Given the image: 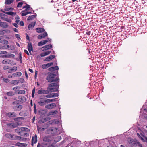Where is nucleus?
<instances>
[{
    "instance_id": "f257e3e1",
    "label": "nucleus",
    "mask_w": 147,
    "mask_h": 147,
    "mask_svg": "<svg viewBox=\"0 0 147 147\" xmlns=\"http://www.w3.org/2000/svg\"><path fill=\"white\" fill-rule=\"evenodd\" d=\"M58 72L57 74L53 73L49 74L46 78V79L50 82H59V78L58 76Z\"/></svg>"
},
{
    "instance_id": "f03ea898",
    "label": "nucleus",
    "mask_w": 147,
    "mask_h": 147,
    "mask_svg": "<svg viewBox=\"0 0 147 147\" xmlns=\"http://www.w3.org/2000/svg\"><path fill=\"white\" fill-rule=\"evenodd\" d=\"M59 83L57 82L49 84L47 89L51 92L58 91L59 87Z\"/></svg>"
},
{
    "instance_id": "7ed1b4c3",
    "label": "nucleus",
    "mask_w": 147,
    "mask_h": 147,
    "mask_svg": "<svg viewBox=\"0 0 147 147\" xmlns=\"http://www.w3.org/2000/svg\"><path fill=\"white\" fill-rule=\"evenodd\" d=\"M57 130L58 129L56 127H51L47 130L46 133L47 134L54 136L56 134Z\"/></svg>"
},
{
    "instance_id": "20e7f679",
    "label": "nucleus",
    "mask_w": 147,
    "mask_h": 147,
    "mask_svg": "<svg viewBox=\"0 0 147 147\" xmlns=\"http://www.w3.org/2000/svg\"><path fill=\"white\" fill-rule=\"evenodd\" d=\"M5 136L9 139L12 140H20L21 139L22 137L20 136H16L10 133L6 134L5 135Z\"/></svg>"
},
{
    "instance_id": "39448f33",
    "label": "nucleus",
    "mask_w": 147,
    "mask_h": 147,
    "mask_svg": "<svg viewBox=\"0 0 147 147\" xmlns=\"http://www.w3.org/2000/svg\"><path fill=\"white\" fill-rule=\"evenodd\" d=\"M2 63L4 64H10L11 65H14L16 64L13 60L9 59H5L3 60L2 61Z\"/></svg>"
},
{
    "instance_id": "423d86ee",
    "label": "nucleus",
    "mask_w": 147,
    "mask_h": 147,
    "mask_svg": "<svg viewBox=\"0 0 147 147\" xmlns=\"http://www.w3.org/2000/svg\"><path fill=\"white\" fill-rule=\"evenodd\" d=\"M52 140V137L51 136H47L45 137L43 139V141L46 142H47V144H50L51 142V140Z\"/></svg>"
},
{
    "instance_id": "0eeeda50",
    "label": "nucleus",
    "mask_w": 147,
    "mask_h": 147,
    "mask_svg": "<svg viewBox=\"0 0 147 147\" xmlns=\"http://www.w3.org/2000/svg\"><path fill=\"white\" fill-rule=\"evenodd\" d=\"M18 98V100H17V101L20 104H22L26 101V98L23 96H19Z\"/></svg>"
},
{
    "instance_id": "6e6552de",
    "label": "nucleus",
    "mask_w": 147,
    "mask_h": 147,
    "mask_svg": "<svg viewBox=\"0 0 147 147\" xmlns=\"http://www.w3.org/2000/svg\"><path fill=\"white\" fill-rule=\"evenodd\" d=\"M57 105L54 103H53L46 105L45 106V108L49 109H53Z\"/></svg>"
},
{
    "instance_id": "1a4fd4ad",
    "label": "nucleus",
    "mask_w": 147,
    "mask_h": 147,
    "mask_svg": "<svg viewBox=\"0 0 147 147\" xmlns=\"http://www.w3.org/2000/svg\"><path fill=\"white\" fill-rule=\"evenodd\" d=\"M27 49L29 51V53L30 55H32L31 51H33V48L32 43L30 42H28L27 45Z\"/></svg>"
},
{
    "instance_id": "9d476101",
    "label": "nucleus",
    "mask_w": 147,
    "mask_h": 147,
    "mask_svg": "<svg viewBox=\"0 0 147 147\" xmlns=\"http://www.w3.org/2000/svg\"><path fill=\"white\" fill-rule=\"evenodd\" d=\"M49 93V90H39L38 91V93L40 94H48Z\"/></svg>"
},
{
    "instance_id": "9b49d317",
    "label": "nucleus",
    "mask_w": 147,
    "mask_h": 147,
    "mask_svg": "<svg viewBox=\"0 0 147 147\" xmlns=\"http://www.w3.org/2000/svg\"><path fill=\"white\" fill-rule=\"evenodd\" d=\"M128 142V146L130 147H131L132 146L134 142L135 141L134 139L131 138H129L127 139Z\"/></svg>"
},
{
    "instance_id": "f8f14e48",
    "label": "nucleus",
    "mask_w": 147,
    "mask_h": 147,
    "mask_svg": "<svg viewBox=\"0 0 147 147\" xmlns=\"http://www.w3.org/2000/svg\"><path fill=\"white\" fill-rule=\"evenodd\" d=\"M47 103L46 99H41L38 102L39 105L41 106H44Z\"/></svg>"
},
{
    "instance_id": "ddd939ff",
    "label": "nucleus",
    "mask_w": 147,
    "mask_h": 147,
    "mask_svg": "<svg viewBox=\"0 0 147 147\" xmlns=\"http://www.w3.org/2000/svg\"><path fill=\"white\" fill-rule=\"evenodd\" d=\"M53 63L50 62L47 64L42 65V67L43 69H47L50 66L53 65Z\"/></svg>"
},
{
    "instance_id": "4468645a",
    "label": "nucleus",
    "mask_w": 147,
    "mask_h": 147,
    "mask_svg": "<svg viewBox=\"0 0 147 147\" xmlns=\"http://www.w3.org/2000/svg\"><path fill=\"white\" fill-rule=\"evenodd\" d=\"M52 47V45H48L43 46L42 48V50L44 51L50 49Z\"/></svg>"
},
{
    "instance_id": "2eb2a0df",
    "label": "nucleus",
    "mask_w": 147,
    "mask_h": 147,
    "mask_svg": "<svg viewBox=\"0 0 147 147\" xmlns=\"http://www.w3.org/2000/svg\"><path fill=\"white\" fill-rule=\"evenodd\" d=\"M23 108L22 105H16L13 107V109L16 111H19L21 110Z\"/></svg>"
},
{
    "instance_id": "dca6fc26",
    "label": "nucleus",
    "mask_w": 147,
    "mask_h": 147,
    "mask_svg": "<svg viewBox=\"0 0 147 147\" xmlns=\"http://www.w3.org/2000/svg\"><path fill=\"white\" fill-rule=\"evenodd\" d=\"M1 19L3 20L9 22H11V20L8 19L7 16L5 14L4 15V16L1 17Z\"/></svg>"
},
{
    "instance_id": "f3484780",
    "label": "nucleus",
    "mask_w": 147,
    "mask_h": 147,
    "mask_svg": "<svg viewBox=\"0 0 147 147\" xmlns=\"http://www.w3.org/2000/svg\"><path fill=\"white\" fill-rule=\"evenodd\" d=\"M37 141V136L36 134L34 136V138L33 137L32 139V145L33 146L34 143V144L36 143Z\"/></svg>"
},
{
    "instance_id": "a211bd4d",
    "label": "nucleus",
    "mask_w": 147,
    "mask_h": 147,
    "mask_svg": "<svg viewBox=\"0 0 147 147\" xmlns=\"http://www.w3.org/2000/svg\"><path fill=\"white\" fill-rule=\"evenodd\" d=\"M47 35V32H44L42 34H41L38 36V39H41L45 37Z\"/></svg>"
},
{
    "instance_id": "6ab92c4d",
    "label": "nucleus",
    "mask_w": 147,
    "mask_h": 147,
    "mask_svg": "<svg viewBox=\"0 0 147 147\" xmlns=\"http://www.w3.org/2000/svg\"><path fill=\"white\" fill-rule=\"evenodd\" d=\"M55 57L54 55H51L49 57L46 58L44 60V61H50V60L52 59Z\"/></svg>"
},
{
    "instance_id": "aec40b11",
    "label": "nucleus",
    "mask_w": 147,
    "mask_h": 147,
    "mask_svg": "<svg viewBox=\"0 0 147 147\" xmlns=\"http://www.w3.org/2000/svg\"><path fill=\"white\" fill-rule=\"evenodd\" d=\"M7 52L4 51H1L0 52V57L5 58V54Z\"/></svg>"
},
{
    "instance_id": "412c9836",
    "label": "nucleus",
    "mask_w": 147,
    "mask_h": 147,
    "mask_svg": "<svg viewBox=\"0 0 147 147\" xmlns=\"http://www.w3.org/2000/svg\"><path fill=\"white\" fill-rule=\"evenodd\" d=\"M0 26L3 28H7L8 26V25L7 23L5 22H1Z\"/></svg>"
},
{
    "instance_id": "4be33fe9",
    "label": "nucleus",
    "mask_w": 147,
    "mask_h": 147,
    "mask_svg": "<svg viewBox=\"0 0 147 147\" xmlns=\"http://www.w3.org/2000/svg\"><path fill=\"white\" fill-rule=\"evenodd\" d=\"M36 22H32L31 24H29L28 26V28L29 30H32L34 27L35 25Z\"/></svg>"
},
{
    "instance_id": "5701e85b",
    "label": "nucleus",
    "mask_w": 147,
    "mask_h": 147,
    "mask_svg": "<svg viewBox=\"0 0 147 147\" xmlns=\"http://www.w3.org/2000/svg\"><path fill=\"white\" fill-rule=\"evenodd\" d=\"M51 53V51H47L46 52L42 53L40 54V56L43 57L46 56L50 54Z\"/></svg>"
},
{
    "instance_id": "b1692460",
    "label": "nucleus",
    "mask_w": 147,
    "mask_h": 147,
    "mask_svg": "<svg viewBox=\"0 0 147 147\" xmlns=\"http://www.w3.org/2000/svg\"><path fill=\"white\" fill-rule=\"evenodd\" d=\"M59 69V68L58 66H56L55 67H52L49 68L48 70L50 71H53L58 70Z\"/></svg>"
},
{
    "instance_id": "393cba45",
    "label": "nucleus",
    "mask_w": 147,
    "mask_h": 147,
    "mask_svg": "<svg viewBox=\"0 0 147 147\" xmlns=\"http://www.w3.org/2000/svg\"><path fill=\"white\" fill-rule=\"evenodd\" d=\"M10 85L13 86L16 85H18V82L17 80H13L11 81L10 82Z\"/></svg>"
},
{
    "instance_id": "a878e982",
    "label": "nucleus",
    "mask_w": 147,
    "mask_h": 147,
    "mask_svg": "<svg viewBox=\"0 0 147 147\" xmlns=\"http://www.w3.org/2000/svg\"><path fill=\"white\" fill-rule=\"evenodd\" d=\"M36 15H34L30 16L27 19V20L28 21H29L31 20H33L34 18H35L36 17Z\"/></svg>"
},
{
    "instance_id": "bb28decb",
    "label": "nucleus",
    "mask_w": 147,
    "mask_h": 147,
    "mask_svg": "<svg viewBox=\"0 0 147 147\" xmlns=\"http://www.w3.org/2000/svg\"><path fill=\"white\" fill-rule=\"evenodd\" d=\"M36 32L38 33H40L44 32L45 30L44 28H37L36 29Z\"/></svg>"
},
{
    "instance_id": "cd10ccee",
    "label": "nucleus",
    "mask_w": 147,
    "mask_h": 147,
    "mask_svg": "<svg viewBox=\"0 0 147 147\" xmlns=\"http://www.w3.org/2000/svg\"><path fill=\"white\" fill-rule=\"evenodd\" d=\"M14 57L15 55L11 53H9L7 55L5 54V58H14Z\"/></svg>"
},
{
    "instance_id": "c85d7f7f",
    "label": "nucleus",
    "mask_w": 147,
    "mask_h": 147,
    "mask_svg": "<svg viewBox=\"0 0 147 147\" xmlns=\"http://www.w3.org/2000/svg\"><path fill=\"white\" fill-rule=\"evenodd\" d=\"M56 98L53 99H46L47 103H50L51 102H55L56 101Z\"/></svg>"
},
{
    "instance_id": "c756f323",
    "label": "nucleus",
    "mask_w": 147,
    "mask_h": 147,
    "mask_svg": "<svg viewBox=\"0 0 147 147\" xmlns=\"http://www.w3.org/2000/svg\"><path fill=\"white\" fill-rule=\"evenodd\" d=\"M7 114L9 116H11L12 117H16V115L15 113L14 112L8 113H7Z\"/></svg>"
},
{
    "instance_id": "7c9ffc66",
    "label": "nucleus",
    "mask_w": 147,
    "mask_h": 147,
    "mask_svg": "<svg viewBox=\"0 0 147 147\" xmlns=\"http://www.w3.org/2000/svg\"><path fill=\"white\" fill-rule=\"evenodd\" d=\"M26 144L18 142L16 143V145L18 146H25Z\"/></svg>"
},
{
    "instance_id": "2f4dec72",
    "label": "nucleus",
    "mask_w": 147,
    "mask_h": 147,
    "mask_svg": "<svg viewBox=\"0 0 147 147\" xmlns=\"http://www.w3.org/2000/svg\"><path fill=\"white\" fill-rule=\"evenodd\" d=\"M14 76L20 77L22 75V73L20 72H17L13 74Z\"/></svg>"
},
{
    "instance_id": "473e14b6",
    "label": "nucleus",
    "mask_w": 147,
    "mask_h": 147,
    "mask_svg": "<svg viewBox=\"0 0 147 147\" xmlns=\"http://www.w3.org/2000/svg\"><path fill=\"white\" fill-rule=\"evenodd\" d=\"M14 0H6L5 3L7 4H11L13 1Z\"/></svg>"
},
{
    "instance_id": "72a5a7b5",
    "label": "nucleus",
    "mask_w": 147,
    "mask_h": 147,
    "mask_svg": "<svg viewBox=\"0 0 147 147\" xmlns=\"http://www.w3.org/2000/svg\"><path fill=\"white\" fill-rule=\"evenodd\" d=\"M7 95L9 96H13L15 94L14 92L12 91H10L7 93Z\"/></svg>"
},
{
    "instance_id": "f704fd0d",
    "label": "nucleus",
    "mask_w": 147,
    "mask_h": 147,
    "mask_svg": "<svg viewBox=\"0 0 147 147\" xmlns=\"http://www.w3.org/2000/svg\"><path fill=\"white\" fill-rule=\"evenodd\" d=\"M5 13H6V14L9 15H12V16L15 15L16 14V13H14V12H12V11L6 12H5Z\"/></svg>"
},
{
    "instance_id": "c9c22d12",
    "label": "nucleus",
    "mask_w": 147,
    "mask_h": 147,
    "mask_svg": "<svg viewBox=\"0 0 147 147\" xmlns=\"http://www.w3.org/2000/svg\"><path fill=\"white\" fill-rule=\"evenodd\" d=\"M58 111L57 110L52 111L50 112V114L51 115H54L57 113Z\"/></svg>"
},
{
    "instance_id": "e433bc0d",
    "label": "nucleus",
    "mask_w": 147,
    "mask_h": 147,
    "mask_svg": "<svg viewBox=\"0 0 147 147\" xmlns=\"http://www.w3.org/2000/svg\"><path fill=\"white\" fill-rule=\"evenodd\" d=\"M30 6L28 4H27L26 5L23 7V9L26 8V9L25 10V11H27L28 9H30Z\"/></svg>"
},
{
    "instance_id": "4c0bfd02",
    "label": "nucleus",
    "mask_w": 147,
    "mask_h": 147,
    "mask_svg": "<svg viewBox=\"0 0 147 147\" xmlns=\"http://www.w3.org/2000/svg\"><path fill=\"white\" fill-rule=\"evenodd\" d=\"M26 93V91L24 90H20L18 92V94H24Z\"/></svg>"
},
{
    "instance_id": "58836bf2",
    "label": "nucleus",
    "mask_w": 147,
    "mask_h": 147,
    "mask_svg": "<svg viewBox=\"0 0 147 147\" xmlns=\"http://www.w3.org/2000/svg\"><path fill=\"white\" fill-rule=\"evenodd\" d=\"M8 41L6 40H2L1 43L7 45L8 44Z\"/></svg>"
},
{
    "instance_id": "ea45409f",
    "label": "nucleus",
    "mask_w": 147,
    "mask_h": 147,
    "mask_svg": "<svg viewBox=\"0 0 147 147\" xmlns=\"http://www.w3.org/2000/svg\"><path fill=\"white\" fill-rule=\"evenodd\" d=\"M28 129L24 127H21L19 129V130L22 131H26L27 130H28Z\"/></svg>"
},
{
    "instance_id": "a19ab883",
    "label": "nucleus",
    "mask_w": 147,
    "mask_h": 147,
    "mask_svg": "<svg viewBox=\"0 0 147 147\" xmlns=\"http://www.w3.org/2000/svg\"><path fill=\"white\" fill-rule=\"evenodd\" d=\"M12 128H14L18 126L19 125L18 123L17 122L15 123H12Z\"/></svg>"
},
{
    "instance_id": "79ce46f5",
    "label": "nucleus",
    "mask_w": 147,
    "mask_h": 147,
    "mask_svg": "<svg viewBox=\"0 0 147 147\" xmlns=\"http://www.w3.org/2000/svg\"><path fill=\"white\" fill-rule=\"evenodd\" d=\"M51 95L52 98L57 97L59 96L58 94L57 93H51Z\"/></svg>"
},
{
    "instance_id": "37998d69",
    "label": "nucleus",
    "mask_w": 147,
    "mask_h": 147,
    "mask_svg": "<svg viewBox=\"0 0 147 147\" xmlns=\"http://www.w3.org/2000/svg\"><path fill=\"white\" fill-rule=\"evenodd\" d=\"M12 71L15 72L17 70V67L16 66H14L11 69Z\"/></svg>"
},
{
    "instance_id": "c03bdc74",
    "label": "nucleus",
    "mask_w": 147,
    "mask_h": 147,
    "mask_svg": "<svg viewBox=\"0 0 147 147\" xmlns=\"http://www.w3.org/2000/svg\"><path fill=\"white\" fill-rule=\"evenodd\" d=\"M23 4V3L22 2H19L17 5V7H20V8L22 7V5Z\"/></svg>"
},
{
    "instance_id": "a18cd8bd",
    "label": "nucleus",
    "mask_w": 147,
    "mask_h": 147,
    "mask_svg": "<svg viewBox=\"0 0 147 147\" xmlns=\"http://www.w3.org/2000/svg\"><path fill=\"white\" fill-rule=\"evenodd\" d=\"M35 92V87H34V88L33 89L32 92V97L34 98V93Z\"/></svg>"
},
{
    "instance_id": "49530a36",
    "label": "nucleus",
    "mask_w": 147,
    "mask_h": 147,
    "mask_svg": "<svg viewBox=\"0 0 147 147\" xmlns=\"http://www.w3.org/2000/svg\"><path fill=\"white\" fill-rule=\"evenodd\" d=\"M137 144V146L138 147H142V146L138 141L137 140V143H135L134 144Z\"/></svg>"
},
{
    "instance_id": "de8ad7c7",
    "label": "nucleus",
    "mask_w": 147,
    "mask_h": 147,
    "mask_svg": "<svg viewBox=\"0 0 147 147\" xmlns=\"http://www.w3.org/2000/svg\"><path fill=\"white\" fill-rule=\"evenodd\" d=\"M19 59H20V63H21L22 62V54L20 52L19 53Z\"/></svg>"
},
{
    "instance_id": "09e8293b",
    "label": "nucleus",
    "mask_w": 147,
    "mask_h": 147,
    "mask_svg": "<svg viewBox=\"0 0 147 147\" xmlns=\"http://www.w3.org/2000/svg\"><path fill=\"white\" fill-rule=\"evenodd\" d=\"M44 97L47 98H52L51 93H50L49 94L45 95L44 96Z\"/></svg>"
},
{
    "instance_id": "8fccbe9b",
    "label": "nucleus",
    "mask_w": 147,
    "mask_h": 147,
    "mask_svg": "<svg viewBox=\"0 0 147 147\" xmlns=\"http://www.w3.org/2000/svg\"><path fill=\"white\" fill-rule=\"evenodd\" d=\"M18 81V83L20 82L22 83L24 82V80L22 78H20L19 80Z\"/></svg>"
},
{
    "instance_id": "3c124183",
    "label": "nucleus",
    "mask_w": 147,
    "mask_h": 147,
    "mask_svg": "<svg viewBox=\"0 0 147 147\" xmlns=\"http://www.w3.org/2000/svg\"><path fill=\"white\" fill-rule=\"evenodd\" d=\"M3 80L6 83H7L9 81V80L7 78H4L3 79Z\"/></svg>"
},
{
    "instance_id": "603ef678",
    "label": "nucleus",
    "mask_w": 147,
    "mask_h": 147,
    "mask_svg": "<svg viewBox=\"0 0 147 147\" xmlns=\"http://www.w3.org/2000/svg\"><path fill=\"white\" fill-rule=\"evenodd\" d=\"M34 113L35 114H36L37 113V111H36V104L34 103Z\"/></svg>"
},
{
    "instance_id": "864d4df0",
    "label": "nucleus",
    "mask_w": 147,
    "mask_h": 147,
    "mask_svg": "<svg viewBox=\"0 0 147 147\" xmlns=\"http://www.w3.org/2000/svg\"><path fill=\"white\" fill-rule=\"evenodd\" d=\"M44 45L43 43V41H42L39 42L38 44V45L39 46H42L43 45Z\"/></svg>"
},
{
    "instance_id": "5fc2aeb1",
    "label": "nucleus",
    "mask_w": 147,
    "mask_h": 147,
    "mask_svg": "<svg viewBox=\"0 0 147 147\" xmlns=\"http://www.w3.org/2000/svg\"><path fill=\"white\" fill-rule=\"evenodd\" d=\"M137 140L135 141V142L133 143V144L132 146L131 147H136L137 146V144H134L135 143H137Z\"/></svg>"
},
{
    "instance_id": "6e6d98bb",
    "label": "nucleus",
    "mask_w": 147,
    "mask_h": 147,
    "mask_svg": "<svg viewBox=\"0 0 147 147\" xmlns=\"http://www.w3.org/2000/svg\"><path fill=\"white\" fill-rule=\"evenodd\" d=\"M15 36L18 40H21L20 35L19 34H15Z\"/></svg>"
},
{
    "instance_id": "4d7b16f0",
    "label": "nucleus",
    "mask_w": 147,
    "mask_h": 147,
    "mask_svg": "<svg viewBox=\"0 0 147 147\" xmlns=\"http://www.w3.org/2000/svg\"><path fill=\"white\" fill-rule=\"evenodd\" d=\"M27 14H27V12H25L22 13L21 14V15L22 16H26V15Z\"/></svg>"
},
{
    "instance_id": "13d9d810",
    "label": "nucleus",
    "mask_w": 147,
    "mask_h": 147,
    "mask_svg": "<svg viewBox=\"0 0 147 147\" xmlns=\"http://www.w3.org/2000/svg\"><path fill=\"white\" fill-rule=\"evenodd\" d=\"M26 39L30 41V39L29 36L27 33H26Z\"/></svg>"
},
{
    "instance_id": "bf43d9fd",
    "label": "nucleus",
    "mask_w": 147,
    "mask_h": 147,
    "mask_svg": "<svg viewBox=\"0 0 147 147\" xmlns=\"http://www.w3.org/2000/svg\"><path fill=\"white\" fill-rule=\"evenodd\" d=\"M47 126H46V127L45 126V127H40V130H41V131H44L45 129H46V128H47Z\"/></svg>"
},
{
    "instance_id": "052dcab7",
    "label": "nucleus",
    "mask_w": 147,
    "mask_h": 147,
    "mask_svg": "<svg viewBox=\"0 0 147 147\" xmlns=\"http://www.w3.org/2000/svg\"><path fill=\"white\" fill-rule=\"evenodd\" d=\"M8 69H9V67L8 66H4L3 67V69L4 70H6Z\"/></svg>"
},
{
    "instance_id": "680f3d73",
    "label": "nucleus",
    "mask_w": 147,
    "mask_h": 147,
    "mask_svg": "<svg viewBox=\"0 0 147 147\" xmlns=\"http://www.w3.org/2000/svg\"><path fill=\"white\" fill-rule=\"evenodd\" d=\"M20 25L22 26H23L24 25L23 22L22 21H21L20 22Z\"/></svg>"
},
{
    "instance_id": "e2e57ef3",
    "label": "nucleus",
    "mask_w": 147,
    "mask_h": 147,
    "mask_svg": "<svg viewBox=\"0 0 147 147\" xmlns=\"http://www.w3.org/2000/svg\"><path fill=\"white\" fill-rule=\"evenodd\" d=\"M24 52L26 53L27 55H30V53H29L28 51L26 49H24Z\"/></svg>"
},
{
    "instance_id": "0e129e2a",
    "label": "nucleus",
    "mask_w": 147,
    "mask_h": 147,
    "mask_svg": "<svg viewBox=\"0 0 147 147\" xmlns=\"http://www.w3.org/2000/svg\"><path fill=\"white\" fill-rule=\"evenodd\" d=\"M18 88V86H16V87H14L13 88V90L14 91H16L17 90Z\"/></svg>"
},
{
    "instance_id": "69168bd1",
    "label": "nucleus",
    "mask_w": 147,
    "mask_h": 147,
    "mask_svg": "<svg viewBox=\"0 0 147 147\" xmlns=\"http://www.w3.org/2000/svg\"><path fill=\"white\" fill-rule=\"evenodd\" d=\"M12 123H9L7 124V126L10 127L12 128Z\"/></svg>"
},
{
    "instance_id": "338daca9",
    "label": "nucleus",
    "mask_w": 147,
    "mask_h": 147,
    "mask_svg": "<svg viewBox=\"0 0 147 147\" xmlns=\"http://www.w3.org/2000/svg\"><path fill=\"white\" fill-rule=\"evenodd\" d=\"M13 30L15 32L17 33H18V30L17 29L15 28H13Z\"/></svg>"
},
{
    "instance_id": "774afa93",
    "label": "nucleus",
    "mask_w": 147,
    "mask_h": 147,
    "mask_svg": "<svg viewBox=\"0 0 147 147\" xmlns=\"http://www.w3.org/2000/svg\"><path fill=\"white\" fill-rule=\"evenodd\" d=\"M18 102L17 101V100L16 101H14L12 103V105H15L16 104H18L17 103Z\"/></svg>"
}]
</instances>
